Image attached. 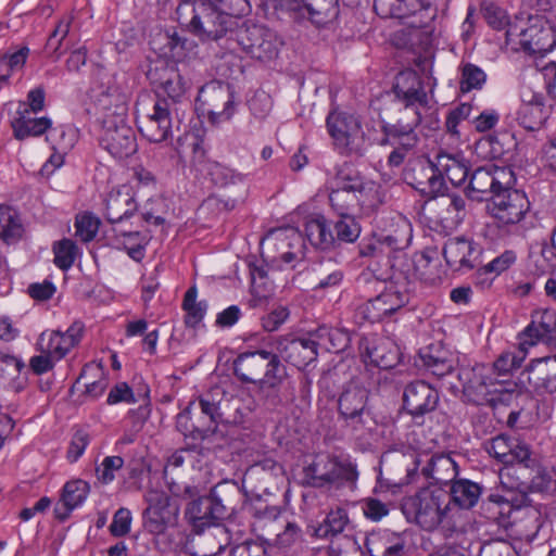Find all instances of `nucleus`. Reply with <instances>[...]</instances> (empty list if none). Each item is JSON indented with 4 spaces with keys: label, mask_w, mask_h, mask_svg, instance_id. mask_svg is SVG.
<instances>
[{
    "label": "nucleus",
    "mask_w": 556,
    "mask_h": 556,
    "mask_svg": "<svg viewBox=\"0 0 556 556\" xmlns=\"http://www.w3.org/2000/svg\"><path fill=\"white\" fill-rule=\"evenodd\" d=\"M485 81L486 74L482 68L472 63L462 65L459 89L463 93L482 89Z\"/></svg>",
    "instance_id": "680f3d73"
},
{
    "label": "nucleus",
    "mask_w": 556,
    "mask_h": 556,
    "mask_svg": "<svg viewBox=\"0 0 556 556\" xmlns=\"http://www.w3.org/2000/svg\"><path fill=\"white\" fill-rule=\"evenodd\" d=\"M268 240L274 241V245L280 251V260L286 264L304 255V239L294 228L279 229L273 232Z\"/></svg>",
    "instance_id": "37998d69"
},
{
    "label": "nucleus",
    "mask_w": 556,
    "mask_h": 556,
    "mask_svg": "<svg viewBox=\"0 0 556 556\" xmlns=\"http://www.w3.org/2000/svg\"><path fill=\"white\" fill-rule=\"evenodd\" d=\"M241 500V491L237 483L224 481L216 484L208 496L192 501L186 508V518L195 532L219 525L231 515Z\"/></svg>",
    "instance_id": "f03ea898"
},
{
    "label": "nucleus",
    "mask_w": 556,
    "mask_h": 556,
    "mask_svg": "<svg viewBox=\"0 0 556 556\" xmlns=\"http://www.w3.org/2000/svg\"><path fill=\"white\" fill-rule=\"evenodd\" d=\"M366 551L370 556H407L406 536L389 530L372 532L365 541Z\"/></svg>",
    "instance_id": "c756f323"
},
{
    "label": "nucleus",
    "mask_w": 556,
    "mask_h": 556,
    "mask_svg": "<svg viewBox=\"0 0 556 556\" xmlns=\"http://www.w3.org/2000/svg\"><path fill=\"white\" fill-rule=\"evenodd\" d=\"M98 111L102 114V118L106 115H121L125 117L126 99L117 89L108 88L96 100Z\"/></svg>",
    "instance_id": "6e6d98bb"
},
{
    "label": "nucleus",
    "mask_w": 556,
    "mask_h": 556,
    "mask_svg": "<svg viewBox=\"0 0 556 556\" xmlns=\"http://www.w3.org/2000/svg\"><path fill=\"white\" fill-rule=\"evenodd\" d=\"M182 307L186 311L185 323L189 327H195L199 325L206 312V302H197V290L190 288L185 294Z\"/></svg>",
    "instance_id": "e2e57ef3"
},
{
    "label": "nucleus",
    "mask_w": 556,
    "mask_h": 556,
    "mask_svg": "<svg viewBox=\"0 0 556 556\" xmlns=\"http://www.w3.org/2000/svg\"><path fill=\"white\" fill-rule=\"evenodd\" d=\"M531 343L544 342L556 345V313L552 309H540L532 314L531 324L525 329Z\"/></svg>",
    "instance_id": "58836bf2"
},
{
    "label": "nucleus",
    "mask_w": 556,
    "mask_h": 556,
    "mask_svg": "<svg viewBox=\"0 0 556 556\" xmlns=\"http://www.w3.org/2000/svg\"><path fill=\"white\" fill-rule=\"evenodd\" d=\"M104 205L105 218L111 224H119L137 211V203L128 186L111 190L105 197Z\"/></svg>",
    "instance_id": "2f4dec72"
},
{
    "label": "nucleus",
    "mask_w": 556,
    "mask_h": 556,
    "mask_svg": "<svg viewBox=\"0 0 556 556\" xmlns=\"http://www.w3.org/2000/svg\"><path fill=\"white\" fill-rule=\"evenodd\" d=\"M83 332L84 325L80 321H75L64 332L60 330L43 331L37 344L41 353L51 355L59 361L80 342Z\"/></svg>",
    "instance_id": "aec40b11"
},
{
    "label": "nucleus",
    "mask_w": 556,
    "mask_h": 556,
    "mask_svg": "<svg viewBox=\"0 0 556 556\" xmlns=\"http://www.w3.org/2000/svg\"><path fill=\"white\" fill-rule=\"evenodd\" d=\"M314 289L325 290L337 287L343 279V270L334 258H323L307 268Z\"/></svg>",
    "instance_id": "ea45409f"
},
{
    "label": "nucleus",
    "mask_w": 556,
    "mask_h": 556,
    "mask_svg": "<svg viewBox=\"0 0 556 556\" xmlns=\"http://www.w3.org/2000/svg\"><path fill=\"white\" fill-rule=\"evenodd\" d=\"M428 9L427 0H374V10L382 18L404 20L421 15Z\"/></svg>",
    "instance_id": "f704fd0d"
},
{
    "label": "nucleus",
    "mask_w": 556,
    "mask_h": 556,
    "mask_svg": "<svg viewBox=\"0 0 556 556\" xmlns=\"http://www.w3.org/2000/svg\"><path fill=\"white\" fill-rule=\"evenodd\" d=\"M177 111L168 99L159 97L154 101L151 112L137 117L138 129L149 141L160 143L172 135V115Z\"/></svg>",
    "instance_id": "4468645a"
},
{
    "label": "nucleus",
    "mask_w": 556,
    "mask_h": 556,
    "mask_svg": "<svg viewBox=\"0 0 556 556\" xmlns=\"http://www.w3.org/2000/svg\"><path fill=\"white\" fill-rule=\"evenodd\" d=\"M72 22V15L63 16L56 24L51 35L49 36L46 43V51L51 56L59 59L62 55L63 52L61 51V46L63 40L67 37L70 33Z\"/></svg>",
    "instance_id": "338daca9"
},
{
    "label": "nucleus",
    "mask_w": 556,
    "mask_h": 556,
    "mask_svg": "<svg viewBox=\"0 0 556 556\" xmlns=\"http://www.w3.org/2000/svg\"><path fill=\"white\" fill-rule=\"evenodd\" d=\"M90 492V485L83 479L67 481L61 493L60 502L54 508L55 517L60 520L68 518L71 511L80 506Z\"/></svg>",
    "instance_id": "4c0bfd02"
},
{
    "label": "nucleus",
    "mask_w": 556,
    "mask_h": 556,
    "mask_svg": "<svg viewBox=\"0 0 556 556\" xmlns=\"http://www.w3.org/2000/svg\"><path fill=\"white\" fill-rule=\"evenodd\" d=\"M250 11L248 0H181L176 8L179 25L201 42H229L238 18Z\"/></svg>",
    "instance_id": "f257e3e1"
},
{
    "label": "nucleus",
    "mask_w": 556,
    "mask_h": 556,
    "mask_svg": "<svg viewBox=\"0 0 556 556\" xmlns=\"http://www.w3.org/2000/svg\"><path fill=\"white\" fill-rule=\"evenodd\" d=\"M485 450L490 456L504 465H522L531 467V452L527 444L501 434L485 443Z\"/></svg>",
    "instance_id": "393cba45"
},
{
    "label": "nucleus",
    "mask_w": 556,
    "mask_h": 556,
    "mask_svg": "<svg viewBox=\"0 0 556 556\" xmlns=\"http://www.w3.org/2000/svg\"><path fill=\"white\" fill-rule=\"evenodd\" d=\"M482 488L480 484L468 479H454L451 482L450 490V504L458 506L462 509H469L473 507L481 495Z\"/></svg>",
    "instance_id": "de8ad7c7"
},
{
    "label": "nucleus",
    "mask_w": 556,
    "mask_h": 556,
    "mask_svg": "<svg viewBox=\"0 0 556 556\" xmlns=\"http://www.w3.org/2000/svg\"><path fill=\"white\" fill-rule=\"evenodd\" d=\"M116 241L124 247L127 254L139 262L144 256L146 238L140 231H126L114 228Z\"/></svg>",
    "instance_id": "bf43d9fd"
},
{
    "label": "nucleus",
    "mask_w": 556,
    "mask_h": 556,
    "mask_svg": "<svg viewBox=\"0 0 556 556\" xmlns=\"http://www.w3.org/2000/svg\"><path fill=\"white\" fill-rule=\"evenodd\" d=\"M233 374L243 383L256 384L261 392L277 391L283 381L278 355L267 350L240 353L233 361Z\"/></svg>",
    "instance_id": "7ed1b4c3"
},
{
    "label": "nucleus",
    "mask_w": 556,
    "mask_h": 556,
    "mask_svg": "<svg viewBox=\"0 0 556 556\" xmlns=\"http://www.w3.org/2000/svg\"><path fill=\"white\" fill-rule=\"evenodd\" d=\"M367 400V389L356 384L348 386L339 397V414L355 432H362L371 421L370 414L366 410Z\"/></svg>",
    "instance_id": "2eb2a0df"
},
{
    "label": "nucleus",
    "mask_w": 556,
    "mask_h": 556,
    "mask_svg": "<svg viewBox=\"0 0 556 556\" xmlns=\"http://www.w3.org/2000/svg\"><path fill=\"white\" fill-rule=\"evenodd\" d=\"M331 188L358 192L364 199H367L365 195L369 194L381 195L380 186L377 182L366 179L359 172L349 167L338 170L331 182Z\"/></svg>",
    "instance_id": "a19ab883"
},
{
    "label": "nucleus",
    "mask_w": 556,
    "mask_h": 556,
    "mask_svg": "<svg viewBox=\"0 0 556 556\" xmlns=\"http://www.w3.org/2000/svg\"><path fill=\"white\" fill-rule=\"evenodd\" d=\"M334 233L336 243H352L361 235V226L354 215H338V219L330 223Z\"/></svg>",
    "instance_id": "13d9d810"
},
{
    "label": "nucleus",
    "mask_w": 556,
    "mask_h": 556,
    "mask_svg": "<svg viewBox=\"0 0 556 556\" xmlns=\"http://www.w3.org/2000/svg\"><path fill=\"white\" fill-rule=\"evenodd\" d=\"M362 356L366 364L380 369H391L399 362V351L388 339L366 341Z\"/></svg>",
    "instance_id": "e433bc0d"
},
{
    "label": "nucleus",
    "mask_w": 556,
    "mask_h": 556,
    "mask_svg": "<svg viewBox=\"0 0 556 556\" xmlns=\"http://www.w3.org/2000/svg\"><path fill=\"white\" fill-rule=\"evenodd\" d=\"M225 391L220 387L212 388L193 400L181 412L180 425L188 414L192 416V427L197 431V438L204 440L217 431L218 424L223 420L220 404Z\"/></svg>",
    "instance_id": "0eeeda50"
},
{
    "label": "nucleus",
    "mask_w": 556,
    "mask_h": 556,
    "mask_svg": "<svg viewBox=\"0 0 556 556\" xmlns=\"http://www.w3.org/2000/svg\"><path fill=\"white\" fill-rule=\"evenodd\" d=\"M54 254V264L62 270L70 269L77 255H78V247L71 239H62L60 241L54 242L52 248Z\"/></svg>",
    "instance_id": "0e129e2a"
},
{
    "label": "nucleus",
    "mask_w": 556,
    "mask_h": 556,
    "mask_svg": "<svg viewBox=\"0 0 556 556\" xmlns=\"http://www.w3.org/2000/svg\"><path fill=\"white\" fill-rule=\"evenodd\" d=\"M530 202L525 192L514 187L503 188L486 204V211L500 228L509 231L518 225L528 213Z\"/></svg>",
    "instance_id": "6e6552de"
},
{
    "label": "nucleus",
    "mask_w": 556,
    "mask_h": 556,
    "mask_svg": "<svg viewBox=\"0 0 556 556\" xmlns=\"http://www.w3.org/2000/svg\"><path fill=\"white\" fill-rule=\"evenodd\" d=\"M348 525L349 517L344 509L331 510L324 522L315 529V535L319 539H332L336 535H344Z\"/></svg>",
    "instance_id": "864d4df0"
},
{
    "label": "nucleus",
    "mask_w": 556,
    "mask_h": 556,
    "mask_svg": "<svg viewBox=\"0 0 556 556\" xmlns=\"http://www.w3.org/2000/svg\"><path fill=\"white\" fill-rule=\"evenodd\" d=\"M415 271L420 280L434 285L440 280L439 264L433 261L428 254L422 253L415 258Z\"/></svg>",
    "instance_id": "774afa93"
},
{
    "label": "nucleus",
    "mask_w": 556,
    "mask_h": 556,
    "mask_svg": "<svg viewBox=\"0 0 556 556\" xmlns=\"http://www.w3.org/2000/svg\"><path fill=\"white\" fill-rule=\"evenodd\" d=\"M439 403V392L424 380L408 383L403 393V404L416 420L433 412Z\"/></svg>",
    "instance_id": "412c9836"
},
{
    "label": "nucleus",
    "mask_w": 556,
    "mask_h": 556,
    "mask_svg": "<svg viewBox=\"0 0 556 556\" xmlns=\"http://www.w3.org/2000/svg\"><path fill=\"white\" fill-rule=\"evenodd\" d=\"M529 23L523 33V50L541 61L556 47V27L544 16L530 17Z\"/></svg>",
    "instance_id": "a211bd4d"
},
{
    "label": "nucleus",
    "mask_w": 556,
    "mask_h": 556,
    "mask_svg": "<svg viewBox=\"0 0 556 556\" xmlns=\"http://www.w3.org/2000/svg\"><path fill=\"white\" fill-rule=\"evenodd\" d=\"M205 450L199 444L187 445L175 451L167 460V466L178 468L188 465L191 468L201 467Z\"/></svg>",
    "instance_id": "052dcab7"
},
{
    "label": "nucleus",
    "mask_w": 556,
    "mask_h": 556,
    "mask_svg": "<svg viewBox=\"0 0 556 556\" xmlns=\"http://www.w3.org/2000/svg\"><path fill=\"white\" fill-rule=\"evenodd\" d=\"M326 123L333 144L340 154L355 157L365 155L370 141L357 116L333 111L327 116Z\"/></svg>",
    "instance_id": "39448f33"
},
{
    "label": "nucleus",
    "mask_w": 556,
    "mask_h": 556,
    "mask_svg": "<svg viewBox=\"0 0 556 556\" xmlns=\"http://www.w3.org/2000/svg\"><path fill=\"white\" fill-rule=\"evenodd\" d=\"M191 541V554L193 556H217L230 544L231 536L224 525L208 528L206 532H197Z\"/></svg>",
    "instance_id": "7c9ffc66"
},
{
    "label": "nucleus",
    "mask_w": 556,
    "mask_h": 556,
    "mask_svg": "<svg viewBox=\"0 0 556 556\" xmlns=\"http://www.w3.org/2000/svg\"><path fill=\"white\" fill-rule=\"evenodd\" d=\"M205 169L207 175L211 177V180L219 187L244 184L245 180V175L218 162H207Z\"/></svg>",
    "instance_id": "4d7b16f0"
},
{
    "label": "nucleus",
    "mask_w": 556,
    "mask_h": 556,
    "mask_svg": "<svg viewBox=\"0 0 556 556\" xmlns=\"http://www.w3.org/2000/svg\"><path fill=\"white\" fill-rule=\"evenodd\" d=\"M413 239V229L410 222L397 214L389 218V228L378 238L379 245L386 247L388 252L404 250L410 244Z\"/></svg>",
    "instance_id": "72a5a7b5"
},
{
    "label": "nucleus",
    "mask_w": 556,
    "mask_h": 556,
    "mask_svg": "<svg viewBox=\"0 0 556 556\" xmlns=\"http://www.w3.org/2000/svg\"><path fill=\"white\" fill-rule=\"evenodd\" d=\"M287 11L307 17L317 27H326L339 16V0H288Z\"/></svg>",
    "instance_id": "5701e85b"
},
{
    "label": "nucleus",
    "mask_w": 556,
    "mask_h": 556,
    "mask_svg": "<svg viewBox=\"0 0 556 556\" xmlns=\"http://www.w3.org/2000/svg\"><path fill=\"white\" fill-rule=\"evenodd\" d=\"M381 128L386 136L381 143L384 144L391 140L395 144L394 150L388 157V164L397 167L403 164L405 157L415 150L419 142V137L415 131L416 128H401L391 126L390 123H383Z\"/></svg>",
    "instance_id": "cd10ccee"
},
{
    "label": "nucleus",
    "mask_w": 556,
    "mask_h": 556,
    "mask_svg": "<svg viewBox=\"0 0 556 556\" xmlns=\"http://www.w3.org/2000/svg\"><path fill=\"white\" fill-rule=\"evenodd\" d=\"M274 345L279 359L282 358L298 368L306 367L318 355V342L307 340L306 337L280 336L275 339Z\"/></svg>",
    "instance_id": "f3484780"
},
{
    "label": "nucleus",
    "mask_w": 556,
    "mask_h": 556,
    "mask_svg": "<svg viewBox=\"0 0 556 556\" xmlns=\"http://www.w3.org/2000/svg\"><path fill=\"white\" fill-rule=\"evenodd\" d=\"M392 91L395 103H408L430 108V97L425 88L421 76L414 70L400 72L394 79Z\"/></svg>",
    "instance_id": "4be33fe9"
},
{
    "label": "nucleus",
    "mask_w": 556,
    "mask_h": 556,
    "mask_svg": "<svg viewBox=\"0 0 556 556\" xmlns=\"http://www.w3.org/2000/svg\"><path fill=\"white\" fill-rule=\"evenodd\" d=\"M23 225L17 214L8 206H0V238L11 244L18 241L23 235Z\"/></svg>",
    "instance_id": "5fc2aeb1"
},
{
    "label": "nucleus",
    "mask_w": 556,
    "mask_h": 556,
    "mask_svg": "<svg viewBox=\"0 0 556 556\" xmlns=\"http://www.w3.org/2000/svg\"><path fill=\"white\" fill-rule=\"evenodd\" d=\"M81 380H86L85 393L92 399L101 396L109 384L103 367L100 364L85 365L76 383H79Z\"/></svg>",
    "instance_id": "3c124183"
},
{
    "label": "nucleus",
    "mask_w": 556,
    "mask_h": 556,
    "mask_svg": "<svg viewBox=\"0 0 556 556\" xmlns=\"http://www.w3.org/2000/svg\"><path fill=\"white\" fill-rule=\"evenodd\" d=\"M515 173L510 167L494 164L477 168L470 176L468 197L475 201H491V198L503 190L514 187Z\"/></svg>",
    "instance_id": "f8f14e48"
},
{
    "label": "nucleus",
    "mask_w": 556,
    "mask_h": 556,
    "mask_svg": "<svg viewBox=\"0 0 556 556\" xmlns=\"http://www.w3.org/2000/svg\"><path fill=\"white\" fill-rule=\"evenodd\" d=\"M480 254L481 250L473 241L460 237L448 239L443 248L447 265L456 270L476 267Z\"/></svg>",
    "instance_id": "c85d7f7f"
},
{
    "label": "nucleus",
    "mask_w": 556,
    "mask_h": 556,
    "mask_svg": "<svg viewBox=\"0 0 556 556\" xmlns=\"http://www.w3.org/2000/svg\"><path fill=\"white\" fill-rule=\"evenodd\" d=\"M149 506L143 511V526L152 534H161L174 520L175 510L170 508V498L164 492L152 491L147 495Z\"/></svg>",
    "instance_id": "bb28decb"
},
{
    "label": "nucleus",
    "mask_w": 556,
    "mask_h": 556,
    "mask_svg": "<svg viewBox=\"0 0 556 556\" xmlns=\"http://www.w3.org/2000/svg\"><path fill=\"white\" fill-rule=\"evenodd\" d=\"M304 233L309 243L320 250L336 245L334 233L330 223L321 215L309 218L304 225Z\"/></svg>",
    "instance_id": "49530a36"
},
{
    "label": "nucleus",
    "mask_w": 556,
    "mask_h": 556,
    "mask_svg": "<svg viewBox=\"0 0 556 556\" xmlns=\"http://www.w3.org/2000/svg\"><path fill=\"white\" fill-rule=\"evenodd\" d=\"M236 42L252 59L260 62L274 60L279 52L277 35L262 25L245 24L236 34Z\"/></svg>",
    "instance_id": "ddd939ff"
},
{
    "label": "nucleus",
    "mask_w": 556,
    "mask_h": 556,
    "mask_svg": "<svg viewBox=\"0 0 556 556\" xmlns=\"http://www.w3.org/2000/svg\"><path fill=\"white\" fill-rule=\"evenodd\" d=\"M364 199L358 192L330 188L329 203L337 215H354L357 210L369 215L382 203L381 195H366Z\"/></svg>",
    "instance_id": "b1692460"
},
{
    "label": "nucleus",
    "mask_w": 556,
    "mask_h": 556,
    "mask_svg": "<svg viewBox=\"0 0 556 556\" xmlns=\"http://www.w3.org/2000/svg\"><path fill=\"white\" fill-rule=\"evenodd\" d=\"M435 166L440 176L444 180L447 179L452 185L459 186L468 176V167L466 164L452 154L440 152L435 155Z\"/></svg>",
    "instance_id": "09e8293b"
},
{
    "label": "nucleus",
    "mask_w": 556,
    "mask_h": 556,
    "mask_svg": "<svg viewBox=\"0 0 556 556\" xmlns=\"http://www.w3.org/2000/svg\"><path fill=\"white\" fill-rule=\"evenodd\" d=\"M516 119L526 130H539L546 119L543 97L532 94L531 99L523 100L517 110Z\"/></svg>",
    "instance_id": "c03bdc74"
},
{
    "label": "nucleus",
    "mask_w": 556,
    "mask_h": 556,
    "mask_svg": "<svg viewBox=\"0 0 556 556\" xmlns=\"http://www.w3.org/2000/svg\"><path fill=\"white\" fill-rule=\"evenodd\" d=\"M362 547L353 533L336 535L330 539L328 547L329 556H359Z\"/></svg>",
    "instance_id": "69168bd1"
},
{
    "label": "nucleus",
    "mask_w": 556,
    "mask_h": 556,
    "mask_svg": "<svg viewBox=\"0 0 556 556\" xmlns=\"http://www.w3.org/2000/svg\"><path fill=\"white\" fill-rule=\"evenodd\" d=\"M197 104L213 125L229 121L235 113L233 96L229 85L217 80L201 87Z\"/></svg>",
    "instance_id": "9b49d317"
},
{
    "label": "nucleus",
    "mask_w": 556,
    "mask_h": 556,
    "mask_svg": "<svg viewBox=\"0 0 556 556\" xmlns=\"http://www.w3.org/2000/svg\"><path fill=\"white\" fill-rule=\"evenodd\" d=\"M404 180L425 197L435 198L443 189V178L437 170L435 160L418 157L404 170Z\"/></svg>",
    "instance_id": "dca6fc26"
},
{
    "label": "nucleus",
    "mask_w": 556,
    "mask_h": 556,
    "mask_svg": "<svg viewBox=\"0 0 556 556\" xmlns=\"http://www.w3.org/2000/svg\"><path fill=\"white\" fill-rule=\"evenodd\" d=\"M448 509V493L439 486L424 488L404 498L402 503V511L406 519L426 531L437 529Z\"/></svg>",
    "instance_id": "20e7f679"
},
{
    "label": "nucleus",
    "mask_w": 556,
    "mask_h": 556,
    "mask_svg": "<svg viewBox=\"0 0 556 556\" xmlns=\"http://www.w3.org/2000/svg\"><path fill=\"white\" fill-rule=\"evenodd\" d=\"M434 220L443 229L453 230L466 215V200L458 194H446L435 199L433 203Z\"/></svg>",
    "instance_id": "473e14b6"
},
{
    "label": "nucleus",
    "mask_w": 556,
    "mask_h": 556,
    "mask_svg": "<svg viewBox=\"0 0 556 556\" xmlns=\"http://www.w3.org/2000/svg\"><path fill=\"white\" fill-rule=\"evenodd\" d=\"M282 516L281 509L277 506H265L264 508L255 509L252 529L264 541Z\"/></svg>",
    "instance_id": "603ef678"
},
{
    "label": "nucleus",
    "mask_w": 556,
    "mask_h": 556,
    "mask_svg": "<svg viewBox=\"0 0 556 556\" xmlns=\"http://www.w3.org/2000/svg\"><path fill=\"white\" fill-rule=\"evenodd\" d=\"M408 302L409 294L405 287L390 283L379 295L363 306V313L370 323H375L394 314Z\"/></svg>",
    "instance_id": "6ab92c4d"
},
{
    "label": "nucleus",
    "mask_w": 556,
    "mask_h": 556,
    "mask_svg": "<svg viewBox=\"0 0 556 556\" xmlns=\"http://www.w3.org/2000/svg\"><path fill=\"white\" fill-rule=\"evenodd\" d=\"M528 382L536 390L556 392V355L532 361L528 367Z\"/></svg>",
    "instance_id": "79ce46f5"
},
{
    "label": "nucleus",
    "mask_w": 556,
    "mask_h": 556,
    "mask_svg": "<svg viewBox=\"0 0 556 556\" xmlns=\"http://www.w3.org/2000/svg\"><path fill=\"white\" fill-rule=\"evenodd\" d=\"M419 356L424 368L438 378L450 375L457 365L454 354L439 344L422 349Z\"/></svg>",
    "instance_id": "c9c22d12"
},
{
    "label": "nucleus",
    "mask_w": 556,
    "mask_h": 556,
    "mask_svg": "<svg viewBox=\"0 0 556 556\" xmlns=\"http://www.w3.org/2000/svg\"><path fill=\"white\" fill-rule=\"evenodd\" d=\"M51 127V119L48 117L33 118L25 110L12 122L15 138L23 140L28 137H37L45 134Z\"/></svg>",
    "instance_id": "8fccbe9b"
},
{
    "label": "nucleus",
    "mask_w": 556,
    "mask_h": 556,
    "mask_svg": "<svg viewBox=\"0 0 556 556\" xmlns=\"http://www.w3.org/2000/svg\"><path fill=\"white\" fill-rule=\"evenodd\" d=\"M100 146L115 159H127L138 146L135 131L121 115H106L101 119Z\"/></svg>",
    "instance_id": "9d476101"
},
{
    "label": "nucleus",
    "mask_w": 556,
    "mask_h": 556,
    "mask_svg": "<svg viewBox=\"0 0 556 556\" xmlns=\"http://www.w3.org/2000/svg\"><path fill=\"white\" fill-rule=\"evenodd\" d=\"M357 479L355 465L346 459L329 455H317L303 468V484L312 488L341 486Z\"/></svg>",
    "instance_id": "423d86ee"
},
{
    "label": "nucleus",
    "mask_w": 556,
    "mask_h": 556,
    "mask_svg": "<svg viewBox=\"0 0 556 556\" xmlns=\"http://www.w3.org/2000/svg\"><path fill=\"white\" fill-rule=\"evenodd\" d=\"M421 473L438 484H446L456 478L457 465L448 455L435 454L422 466Z\"/></svg>",
    "instance_id": "a18cd8bd"
},
{
    "label": "nucleus",
    "mask_w": 556,
    "mask_h": 556,
    "mask_svg": "<svg viewBox=\"0 0 556 556\" xmlns=\"http://www.w3.org/2000/svg\"><path fill=\"white\" fill-rule=\"evenodd\" d=\"M148 77L157 88V98L164 97L173 103V108H177L187 90V84L178 70L163 64L161 67L150 68Z\"/></svg>",
    "instance_id": "a878e982"
},
{
    "label": "nucleus",
    "mask_w": 556,
    "mask_h": 556,
    "mask_svg": "<svg viewBox=\"0 0 556 556\" xmlns=\"http://www.w3.org/2000/svg\"><path fill=\"white\" fill-rule=\"evenodd\" d=\"M458 380L463 387L464 399L476 405L493 403L496 400L494 394L501 391L497 387H502L500 381L492 377L490 366L484 364L462 367Z\"/></svg>",
    "instance_id": "1a4fd4ad"
}]
</instances>
